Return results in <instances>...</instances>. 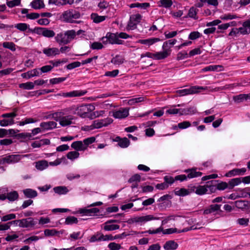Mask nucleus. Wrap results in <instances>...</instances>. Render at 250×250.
<instances>
[{"instance_id":"f704fd0d","label":"nucleus","mask_w":250,"mask_h":250,"mask_svg":"<svg viewBox=\"0 0 250 250\" xmlns=\"http://www.w3.org/2000/svg\"><path fill=\"white\" fill-rule=\"evenodd\" d=\"M120 226L118 225L110 224L108 223L105 222L104 224V229L105 231H112L118 229Z\"/></svg>"},{"instance_id":"338daca9","label":"nucleus","mask_w":250,"mask_h":250,"mask_svg":"<svg viewBox=\"0 0 250 250\" xmlns=\"http://www.w3.org/2000/svg\"><path fill=\"white\" fill-rule=\"evenodd\" d=\"M239 34L242 35V33L240 29V27L239 28H234L231 29L230 32L229 34V36H237Z\"/></svg>"},{"instance_id":"603ef678","label":"nucleus","mask_w":250,"mask_h":250,"mask_svg":"<svg viewBox=\"0 0 250 250\" xmlns=\"http://www.w3.org/2000/svg\"><path fill=\"white\" fill-rule=\"evenodd\" d=\"M105 111L104 110L96 111L94 112L92 111L91 113L90 119L92 120L98 117H102Z\"/></svg>"},{"instance_id":"2f4dec72","label":"nucleus","mask_w":250,"mask_h":250,"mask_svg":"<svg viewBox=\"0 0 250 250\" xmlns=\"http://www.w3.org/2000/svg\"><path fill=\"white\" fill-rule=\"evenodd\" d=\"M23 192L27 198H32L36 197L38 195L37 192L31 188L25 189L23 190Z\"/></svg>"},{"instance_id":"c03bdc74","label":"nucleus","mask_w":250,"mask_h":250,"mask_svg":"<svg viewBox=\"0 0 250 250\" xmlns=\"http://www.w3.org/2000/svg\"><path fill=\"white\" fill-rule=\"evenodd\" d=\"M197 9H196L194 7H191L188 11V17L194 20H197L198 18L197 16Z\"/></svg>"},{"instance_id":"37998d69","label":"nucleus","mask_w":250,"mask_h":250,"mask_svg":"<svg viewBox=\"0 0 250 250\" xmlns=\"http://www.w3.org/2000/svg\"><path fill=\"white\" fill-rule=\"evenodd\" d=\"M219 68H222L223 66L220 65H209L203 68L202 71L203 72H207L209 71H217Z\"/></svg>"},{"instance_id":"3c124183","label":"nucleus","mask_w":250,"mask_h":250,"mask_svg":"<svg viewBox=\"0 0 250 250\" xmlns=\"http://www.w3.org/2000/svg\"><path fill=\"white\" fill-rule=\"evenodd\" d=\"M2 46L4 48H8L12 51H15L16 49V45L13 42H4Z\"/></svg>"},{"instance_id":"0eeeda50","label":"nucleus","mask_w":250,"mask_h":250,"mask_svg":"<svg viewBox=\"0 0 250 250\" xmlns=\"http://www.w3.org/2000/svg\"><path fill=\"white\" fill-rule=\"evenodd\" d=\"M33 31L39 35L48 38H52L55 35V33L53 30L45 27H35Z\"/></svg>"},{"instance_id":"a878e982","label":"nucleus","mask_w":250,"mask_h":250,"mask_svg":"<svg viewBox=\"0 0 250 250\" xmlns=\"http://www.w3.org/2000/svg\"><path fill=\"white\" fill-rule=\"evenodd\" d=\"M106 16H99L98 14L93 13L90 15V18L94 23H99L105 20Z\"/></svg>"},{"instance_id":"5701e85b","label":"nucleus","mask_w":250,"mask_h":250,"mask_svg":"<svg viewBox=\"0 0 250 250\" xmlns=\"http://www.w3.org/2000/svg\"><path fill=\"white\" fill-rule=\"evenodd\" d=\"M170 55V51L164 50L162 52H158L154 53V59L162 60L166 58Z\"/></svg>"},{"instance_id":"7c9ffc66","label":"nucleus","mask_w":250,"mask_h":250,"mask_svg":"<svg viewBox=\"0 0 250 250\" xmlns=\"http://www.w3.org/2000/svg\"><path fill=\"white\" fill-rule=\"evenodd\" d=\"M192 192V189H186L182 188L178 189H176L175 191V194L180 196H184L188 195Z\"/></svg>"},{"instance_id":"a19ab883","label":"nucleus","mask_w":250,"mask_h":250,"mask_svg":"<svg viewBox=\"0 0 250 250\" xmlns=\"http://www.w3.org/2000/svg\"><path fill=\"white\" fill-rule=\"evenodd\" d=\"M124 59L121 56L117 55L113 58L111 62L115 65H120L124 62Z\"/></svg>"},{"instance_id":"9d476101","label":"nucleus","mask_w":250,"mask_h":250,"mask_svg":"<svg viewBox=\"0 0 250 250\" xmlns=\"http://www.w3.org/2000/svg\"><path fill=\"white\" fill-rule=\"evenodd\" d=\"M42 53L48 57H53L60 55V50L57 47H48L43 49Z\"/></svg>"},{"instance_id":"e433bc0d","label":"nucleus","mask_w":250,"mask_h":250,"mask_svg":"<svg viewBox=\"0 0 250 250\" xmlns=\"http://www.w3.org/2000/svg\"><path fill=\"white\" fill-rule=\"evenodd\" d=\"M173 4L171 0H160L158 2L159 7H163L166 8H170Z\"/></svg>"},{"instance_id":"f03ea898","label":"nucleus","mask_w":250,"mask_h":250,"mask_svg":"<svg viewBox=\"0 0 250 250\" xmlns=\"http://www.w3.org/2000/svg\"><path fill=\"white\" fill-rule=\"evenodd\" d=\"M95 109V106L92 104H83L75 106V114L78 115L81 118H90L91 113Z\"/></svg>"},{"instance_id":"c9c22d12","label":"nucleus","mask_w":250,"mask_h":250,"mask_svg":"<svg viewBox=\"0 0 250 250\" xmlns=\"http://www.w3.org/2000/svg\"><path fill=\"white\" fill-rule=\"evenodd\" d=\"M14 27L21 32H24L29 28V25L26 23H19L13 25Z\"/></svg>"},{"instance_id":"13d9d810","label":"nucleus","mask_w":250,"mask_h":250,"mask_svg":"<svg viewBox=\"0 0 250 250\" xmlns=\"http://www.w3.org/2000/svg\"><path fill=\"white\" fill-rule=\"evenodd\" d=\"M95 141V138L94 137L87 138L83 140V145H84V147H85V149H86L87 148V147L89 145L92 144Z\"/></svg>"},{"instance_id":"ea45409f","label":"nucleus","mask_w":250,"mask_h":250,"mask_svg":"<svg viewBox=\"0 0 250 250\" xmlns=\"http://www.w3.org/2000/svg\"><path fill=\"white\" fill-rule=\"evenodd\" d=\"M19 198V194L16 191H13L10 192L7 194V199L10 201H14L17 200Z\"/></svg>"},{"instance_id":"1a4fd4ad","label":"nucleus","mask_w":250,"mask_h":250,"mask_svg":"<svg viewBox=\"0 0 250 250\" xmlns=\"http://www.w3.org/2000/svg\"><path fill=\"white\" fill-rule=\"evenodd\" d=\"M36 224L34 219L31 217L21 219L19 227L23 228H32Z\"/></svg>"},{"instance_id":"a211bd4d","label":"nucleus","mask_w":250,"mask_h":250,"mask_svg":"<svg viewBox=\"0 0 250 250\" xmlns=\"http://www.w3.org/2000/svg\"><path fill=\"white\" fill-rule=\"evenodd\" d=\"M40 75L39 69L36 68L22 73L21 77L23 78L30 79L35 76H39Z\"/></svg>"},{"instance_id":"79ce46f5","label":"nucleus","mask_w":250,"mask_h":250,"mask_svg":"<svg viewBox=\"0 0 250 250\" xmlns=\"http://www.w3.org/2000/svg\"><path fill=\"white\" fill-rule=\"evenodd\" d=\"M64 32L68 41V43L75 38L76 35V32L74 30H67Z\"/></svg>"},{"instance_id":"dca6fc26","label":"nucleus","mask_w":250,"mask_h":250,"mask_svg":"<svg viewBox=\"0 0 250 250\" xmlns=\"http://www.w3.org/2000/svg\"><path fill=\"white\" fill-rule=\"evenodd\" d=\"M56 42L59 44H67L68 41L65 34V32H61L57 34L55 37Z\"/></svg>"},{"instance_id":"7ed1b4c3","label":"nucleus","mask_w":250,"mask_h":250,"mask_svg":"<svg viewBox=\"0 0 250 250\" xmlns=\"http://www.w3.org/2000/svg\"><path fill=\"white\" fill-rule=\"evenodd\" d=\"M159 217H154L152 215H146L145 216H136L131 218L128 219L126 222L128 224L138 223L142 224L152 220H159Z\"/></svg>"},{"instance_id":"4be33fe9","label":"nucleus","mask_w":250,"mask_h":250,"mask_svg":"<svg viewBox=\"0 0 250 250\" xmlns=\"http://www.w3.org/2000/svg\"><path fill=\"white\" fill-rule=\"evenodd\" d=\"M192 192H194L197 194L202 195L207 193L208 189L206 186H198L197 187H194L193 189H192Z\"/></svg>"},{"instance_id":"864d4df0","label":"nucleus","mask_w":250,"mask_h":250,"mask_svg":"<svg viewBox=\"0 0 250 250\" xmlns=\"http://www.w3.org/2000/svg\"><path fill=\"white\" fill-rule=\"evenodd\" d=\"M241 183V178H236L231 179L229 182V185L231 187V188L237 186Z\"/></svg>"},{"instance_id":"c756f323","label":"nucleus","mask_w":250,"mask_h":250,"mask_svg":"<svg viewBox=\"0 0 250 250\" xmlns=\"http://www.w3.org/2000/svg\"><path fill=\"white\" fill-rule=\"evenodd\" d=\"M196 112V109L194 107L180 109V115H187L194 114Z\"/></svg>"},{"instance_id":"49530a36","label":"nucleus","mask_w":250,"mask_h":250,"mask_svg":"<svg viewBox=\"0 0 250 250\" xmlns=\"http://www.w3.org/2000/svg\"><path fill=\"white\" fill-rule=\"evenodd\" d=\"M129 144V140L126 138L120 139L118 142V145L122 148L127 147Z\"/></svg>"},{"instance_id":"ddd939ff","label":"nucleus","mask_w":250,"mask_h":250,"mask_svg":"<svg viewBox=\"0 0 250 250\" xmlns=\"http://www.w3.org/2000/svg\"><path fill=\"white\" fill-rule=\"evenodd\" d=\"M74 119L75 117L73 115H69L65 116L63 115L60 118L59 124L62 126H66L72 124Z\"/></svg>"},{"instance_id":"f3484780","label":"nucleus","mask_w":250,"mask_h":250,"mask_svg":"<svg viewBox=\"0 0 250 250\" xmlns=\"http://www.w3.org/2000/svg\"><path fill=\"white\" fill-rule=\"evenodd\" d=\"M246 171V168H234L229 171L225 174V176L229 177L236 175H240L245 173Z\"/></svg>"},{"instance_id":"b1692460","label":"nucleus","mask_w":250,"mask_h":250,"mask_svg":"<svg viewBox=\"0 0 250 250\" xmlns=\"http://www.w3.org/2000/svg\"><path fill=\"white\" fill-rule=\"evenodd\" d=\"M185 172L188 173L187 177L189 179L200 177L202 175V173L200 171H196L195 169H188L185 170Z\"/></svg>"},{"instance_id":"bf43d9fd","label":"nucleus","mask_w":250,"mask_h":250,"mask_svg":"<svg viewBox=\"0 0 250 250\" xmlns=\"http://www.w3.org/2000/svg\"><path fill=\"white\" fill-rule=\"evenodd\" d=\"M36 122H37V120H34L33 118H25L23 121L19 122V125L20 126H23L26 124L34 123H36Z\"/></svg>"},{"instance_id":"4c0bfd02","label":"nucleus","mask_w":250,"mask_h":250,"mask_svg":"<svg viewBox=\"0 0 250 250\" xmlns=\"http://www.w3.org/2000/svg\"><path fill=\"white\" fill-rule=\"evenodd\" d=\"M238 16L235 14L231 13H227L221 15L220 18L223 21L231 20L238 18Z\"/></svg>"},{"instance_id":"9b49d317","label":"nucleus","mask_w":250,"mask_h":250,"mask_svg":"<svg viewBox=\"0 0 250 250\" xmlns=\"http://www.w3.org/2000/svg\"><path fill=\"white\" fill-rule=\"evenodd\" d=\"M129 110L125 108H121L113 112V116L115 118L122 119L128 116Z\"/></svg>"},{"instance_id":"39448f33","label":"nucleus","mask_w":250,"mask_h":250,"mask_svg":"<svg viewBox=\"0 0 250 250\" xmlns=\"http://www.w3.org/2000/svg\"><path fill=\"white\" fill-rule=\"evenodd\" d=\"M142 16L139 14H133L130 16L126 29L127 31L133 30L137 28V24L141 21Z\"/></svg>"},{"instance_id":"c85d7f7f","label":"nucleus","mask_w":250,"mask_h":250,"mask_svg":"<svg viewBox=\"0 0 250 250\" xmlns=\"http://www.w3.org/2000/svg\"><path fill=\"white\" fill-rule=\"evenodd\" d=\"M48 167V164L46 160L39 161L35 163L36 168L39 170L42 171Z\"/></svg>"},{"instance_id":"09e8293b","label":"nucleus","mask_w":250,"mask_h":250,"mask_svg":"<svg viewBox=\"0 0 250 250\" xmlns=\"http://www.w3.org/2000/svg\"><path fill=\"white\" fill-rule=\"evenodd\" d=\"M80 153L77 151H70L67 154V158L70 160H74L79 158Z\"/></svg>"},{"instance_id":"cd10ccee","label":"nucleus","mask_w":250,"mask_h":250,"mask_svg":"<svg viewBox=\"0 0 250 250\" xmlns=\"http://www.w3.org/2000/svg\"><path fill=\"white\" fill-rule=\"evenodd\" d=\"M233 99L236 103H240L244 100L250 99V93L249 94H241L238 95L233 96Z\"/></svg>"},{"instance_id":"774afa93","label":"nucleus","mask_w":250,"mask_h":250,"mask_svg":"<svg viewBox=\"0 0 250 250\" xmlns=\"http://www.w3.org/2000/svg\"><path fill=\"white\" fill-rule=\"evenodd\" d=\"M108 247L110 250H119L121 248L120 244L115 242H111L108 245Z\"/></svg>"},{"instance_id":"473e14b6","label":"nucleus","mask_w":250,"mask_h":250,"mask_svg":"<svg viewBox=\"0 0 250 250\" xmlns=\"http://www.w3.org/2000/svg\"><path fill=\"white\" fill-rule=\"evenodd\" d=\"M53 190L56 193L60 195L65 194L69 191L67 187L65 186L56 187L53 188Z\"/></svg>"},{"instance_id":"6e6552de","label":"nucleus","mask_w":250,"mask_h":250,"mask_svg":"<svg viewBox=\"0 0 250 250\" xmlns=\"http://www.w3.org/2000/svg\"><path fill=\"white\" fill-rule=\"evenodd\" d=\"M26 155L21 156L20 155H11L7 156L0 160V164L5 163L11 164L18 162L21 158Z\"/></svg>"},{"instance_id":"6e6d98bb","label":"nucleus","mask_w":250,"mask_h":250,"mask_svg":"<svg viewBox=\"0 0 250 250\" xmlns=\"http://www.w3.org/2000/svg\"><path fill=\"white\" fill-rule=\"evenodd\" d=\"M149 6V3H132L130 5V8L139 7L141 8L146 9Z\"/></svg>"},{"instance_id":"680f3d73","label":"nucleus","mask_w":250,"mask_h":250,"mask_svg":"<svg viewBox=\"0 0 250 250\" xmlns=\"http://www.w3.org/2000/svg\"><path fill=\"white\" fill-rule=\"evenodd\" d=\"M90 48L93 50H99L104 47L102 43L97 42H95L90 44Z\"/></svg>"},{"instance_id":"5fc2aeb1","label":"nucleus","mask_w":250,"mask_h":250,"mask_svg":"<svg viewBox=\"0 0 250 250\" xmlns=\"http://www.w3.org/2000/svg\"><path fill=\"white\" fill-rule=\"evenodd\" d=\"M44 234L45 236H53L59 234V231L55 229H46L44 230Z\"/></svg>"},{"instance_id":"423d86ee","label":"nucleus","mask_w":250,"mask_h":250,"mask_svg":"<svg viewBox=\"0 0 250 250\" xmlns=\"http://www.w3.org/2000/svg\"><path fill=\"white\" fill-rule=\"evenodd\" d=\"M113 122V120L110 118H106L104 119L97 120L93 122L90 126L91 129L100 128L104 126H106Z\"/></svg>"},{"instance_id":"aec40b11","label":"nucleus","mask_w":250,"mask_h":250,"mask_svg":"<svg viewBox=\"0 0 250 250\" xmlns=\"http://www.w3.org/2000/svg\"><path fill=\"white\" fill-rule=\"evenodd\" d=\"M178 247V244L174 240L167 241L164 245L163 248L165 250H175Z\"/></svg>"},{"instance_id":"052dcab7","label":"nucleus","mask_w":250,"mask_h":250,"mask_svg":"<svg viewBox=\"0 0 250 250\" xmlns=\"http://www.w3.org/2000/svg\"><path fill=\"white\" fill-rule=\"evenodd\" d=\"M144 100V97H138L129 99L128 101V104L130 105H134L135 104L138 103L143 101Z\"/></svg>"},{"instance_id":"412c9836","label":"nucleus","mask_w":250,"mask_h":250,"mask_svg":"<svg viewBox=\"0 0 250 250\" xmlns=\"http://www.w3.org/2000/svg\"><path fill=\"white\" fill-rule=\"evenodd\" d=\"M240 29L243 35L249 34L250 33V20L244 21L242 26L240 27Z\"/></svg>"},{"instance_id":"6ab92c4d","label":"nucleus","mask_w":250,"mask_h":250,"mask_svg":"<svg viewBox=\"0 0 250 250\" xmlns=\"http://www.w3.org/2000/svg\"><path fill=\"white\" fill-rule=\"evenodd\" d=\"M160 41V40L159 38H151L144 40H139L137 41V42L149 46Z\"/></svg>"},{"instance_id":"f8f14e48","label":"nucleus","mask_w":250,"mask_h":250,"mask_svg":"<svg viewBox=\"0 0 250 250\" xmlns=\"http://www.w3.org/2000/svg\"><path fill=\"white\" fill-rule=\"evenodd\" d=\"M107 36L108 38V41H109V44H123L124 41L118 39L117 33H112L110 32H107Z\"/></svg>"},{"instance_id":"a18cd8bd","label":"nucleus","mask_w":250,"mask_h":250,"mask_svg":"<svg viewBox=\"0 0 250 250\" xmlns=\"http://www.w3.org/2000/svg\"><path fill=\"white\" fill-rule=\"evenodd\" d=\"M14 124V119H6L0 120V126H7L8 125H12Z\"/></svg>"},{"instance_id":"69168bd1","label":"nucleus","mask_w":250,"mask_h":250,"mask_svg":"<svg viewBox=\"0 0 250 250\" xmlns=\"http://www.w3.org/2000/svg\"><path fill=\"white\" fill-rule=\"evenodd\" d=\"M78 223L77 218L74 216H69L65 219V223L66 225L76 224Z\"/></svg>"},{"instance_id":"bb28decb","label":"nucleus","mask_w":250,"mask_h":250,"mask_svg":"<svg viewBox=\"0 0 250 250\" xmlns=\"http://www.w3.org/2000/svg\"><path fill=\"white\" fill-rule=\"evenodd\" d=\"M30 6L34 9H40L44 7L42 0H34L30 3Z\"/></svg>"},{"instance_id":"20e7f679","label":"nucleus","mask_w":250,"mask_h":250,"mask_svg":"<svg viewBox=\"0 0 250 250\" xmlns=\"http://www.w3.org/2000/svg\"><path fill=\"white\" fill-rule=\"evenodd\" d=\"M208 87L207 86H193L189 88L183 89L177 91V93L180 96H183L187 95L193 94L198 93L201 91V90H205L208 89Z\"/></svg>"},{"instance_id":"2eb2a0df","label":"nucleus","mask_w":250,"mask_h":250,"mask_svg":"<svg viewBox=\"0 0 250 250\" xmlns=\"http://www.w3.org/2000/svg\"><path fill=\"white\" fill-rule=\"evenodd\" d=\"M98 208H92L87 209L86 208H80L78 210V212L86 216H92L99 212Z\"/></svg>"},{"instance_id":"4468645a","label":"nucleus","mask_w":250,"mask_h":250,"mask_svg":"<svg viewBox=\"0 0 250 250\" xmlns=\"http://www.w3.org/2000/svg\"><path fill=\"white\" fill-rule=\"evenodd\" d=\"M57 125V123L54 121H48L42 122L40 125L43 130H48L56 128Z\"/></svg>"},{"instance_id":"72a5a7b5","label":"nucleus","mask_w":250,"mask_h":250,"mask_svg":"<svg viewBox=\"0 0 250 250\" xmlns=\"http://www.w3.org/2000/svg\"><path fill=\"white\" fill-rule=\"evenodd\" d=\"M176 42L177 40L176 39L169 40L165 42L163 44L162 48L164 50H169L168 49L174 45Z\"/></svg>"},{"instance_id":"58836bf2","label":"nucleus","mask_w":250,"mask_h":250,"mask_svg":"<svg viewBox=\"0 0 250 250\" xmlns=\"http://www.w3.org/2000/svg\"><path fill=\"white\" fill-rule=\"evenodd\" d=\"M19 87L23 89L31 90L34 88V83L32 82H27L25 83H22L19 84Z\"/></svg>"},{"instance_id":"8fccbe9b","label":"nucleus","mask_w":250,"mask_h":250,"mask_svg":"<svg viewBox=\"0 0 250 250\" xmlns=\"http://www.w3.org/2000/svg\"><path fill=\"white\" fill-rule=\"evenodd\" d=\"M75 105H72L64 109H62L61 111L63 113V115L66 114L72 113L75 114Z\"/></svg>"},{"instance_id":"393cba45","label":"nucleus","mask_w":250,"mask_h":250,"mask_svg":"<svg viewBox=\"0 0 250 250\" xmlns=\"http://www.w3.org/2000/svg\"><path fill=\"white\" fill-rule=\"evenodd\" d=\"M71 147L76 151H84L85 147L83 145V143L82 141H77L74 142L72 143Z\"/></svg>"},{"instance_id":"4d7b16f0","label":"nucleus","mask_w":250,"mask_h":250,"mask_svg":"<svg viewBox=\"0 0 250 250\" xmlns=\"http://www.w3.org/2000/svg\"><path fill=\"white\" fill-rule=\"evenodd\" d=\"M21 0H12L10 1H7L6 2V5L9 8H13L16 6H19L21 4Z\"/></svg>"},{"instance_id":"f257e3e1","label":"nucleus","mask_w":250,"mask_h":250,"mask_svg":"<svg viewBox=\"0 0 250 250\" xmlns=\"http://www.w3.org/2000/svg\"><path fill=\"white\" fill-rule=\"evenodd\" d=\"M81 14L80 12L73 9H70L64 11L61 16L63 21L68 23H80L76 21L81 18Z\"/></svg>"},{"instance_id":"e2e57ef3","label":"nucleus","mask_w":250,"mask_h":250,"mask_svg":"<svg viewBox=\"0 0 250 250\" xmlns=\"http://www.w3.org/2000/svg\"><path fill=\"white\" fill-rule=\"evenodd\" d=\"M74 0H58L57 6H61L66 4L71 5L74 3Z\"/></svg>"},{"instance_id":"de8ad7c7","label":"nucleus","mask_w":250,"mask_h":250,"mask_svg":"<svg viewBox=\"0 0 250 250\" xmlns=\"http://www.w3.org/2000/svg\"><path fill=\"white\" fill-rule=\"evenodd\" d=\"M68 97H77V96H81L84 95L86 92L83 91H70L69 92H67Z\"/></svg>"},{"instance_id":"0e129e2a","label":"nucleus","mask_w":250,"mask_h":250,"mask_svg":"<svg viewBox=\"0 0 250 250\" xmlns=\"http://www.w3.org/2000/svg\"><path fill=\"white\" fill-rule=\"evenodd\" d=\"M16 217V214L14 213H11L5 215L1 218V220L2 222H6L9 220L15 219Z\"/></svg>"}]
</instances>
